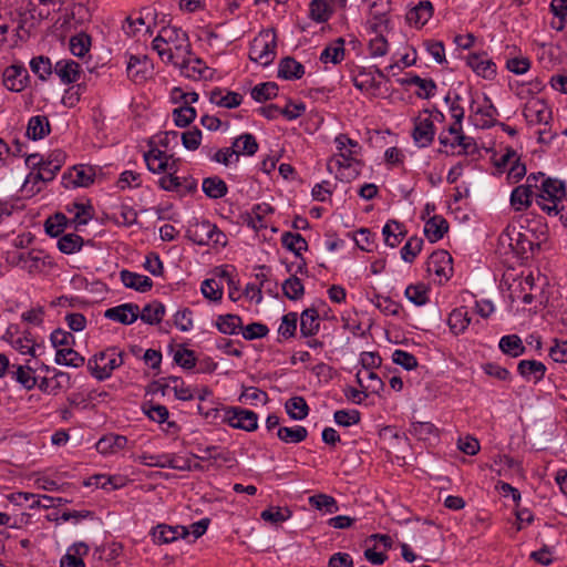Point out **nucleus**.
Wrapping results in <instances>:
<instances>
[{
	"label": "nucleus",
	"mask_w": 567,
	"mask_h": 567,
	"mask_svg": "<svg viewBox=\"0 0 567 567\" xmlns=\"http://www.w3.org/2000/svg\"><path fill=\"white\" fill-rule=\"evenodd\" d=\"M466 64L483 79L494 80L496 76L497 66L486 52L468 54Z\"/></svg>",
	"instance_id": "11"
},
{
	"label": "nucleus",
	"mask_w": 567,
	"mask_h": 567,
	"mask_svg": "<svg viewBox=\"0 0 567 567\" xmlns=\"http://www.w3.org/2000/svg\"><path fill=\"white\" fill-rule=\"evenodd\" d=\"M209 101L220 107L235 109L241 104L243 96L239 93L231 91H228L226 95H223V90L216 87L210 92Z\"/></svg>",
	"instance_id": "36"
},
{
	"label": "nucleus",
	"mask_w": 567,
	"mask_h": 567,
	"mask_svg": "<svg viewBox=\"0 0 567 567\" xmlns=\"http://www.w3.org/2000/svg\"><path fill=\"white\" fill-rule=\"evenodd\" d=\"M565 183L557 178H543L538 193L536 194V204L549 216H556L565 210L559 206L566 197Z\"/></svg>",
	"instance_id": "2"
},
{
	"label": "nucleus",
	"mask_w": 567,
	"mask_h": 567,
	"mask_svg": "<svg viewBox=\"0 0 567 567\" xmlns=\"http://www.w3.org/2000/svg\"><path fill=\"white\" fill-rule=\"evenodd\" d=\"M83 238L78 234H65L58 240V248L61 252L71 255L79 251L83 246Z\"/></svg>",
	"instance_id": "49"
},
{
	"label": "nucleus",
	"mask_w": 567,
	"mask_h": 567,
	"mask_svg": "<svg viewBox=\"0 0 567 567\" xmlns=\"http://www.w3.org/2000/svg\"><path fill=\"white\" fill-rule=\"evenodd\" d=\"M297 272L296 270L289 278H286V298L290 300H299L305 293V287L296 276Z\"/></svg>",
	"instance_id": "60"
},
{
	"label": "nucleus",
	"mask_w": 567,
	"mask_h": 567,
	"mask_svg": "<svg viewBox=\"0 0 567 567\" xmlns=\"http://www.w3.org/2000/svg\"><path fill=\"white\" fill-rule=\"evenodd\" d=\"M319 315L315 308L305 309L300 316V333L302 337H312L319 331Z\"/></svg>",
	"instance_id": "34"
},
{
	"label": "nucleus",
	"mask_w": 567,
	"mask_h": 567,
	"mask_svg": "<svg viewBox=\"0 0 567 567\" xmlns=\"http://www.w3.org/2000/svg\"><path fill=\"white\" fill-rule=\"evenodd\" d=\"M484 102L486 105L478 107L476 110V114H481L485 117V120L480 124L482 128H489L496 125L495 116L498 115L497 109L492 103L491 99L485 96Z\"/></svg>",
	"instance_id": "59"
},
{
	"label": "nucleus",
	"mask_w": 567,
	"mask_h": 567,
	"mask_svg": "<svg viewBox=\"0 0 567 567\" xmlns=\"http://www.w3.org/2000/svg\"><path fill=\"white\" fill-rule=\"evenodd\" d=\"M423 247V239L416 236L411 237L401 248V258L405 262H413Z\"/></svg>",
	"instance_id": "57"
},
{
	"label": "nucleus",
	"mask_w": 567,
	"mask_h": 567,
	"mask_svg": "<svg viewBox=\"0 0 567 567\" xmlns=\"http://www.w3.org/2000/svg\"><path fill=\"white\" fill-rule=\"evenodd\" d=\"M392 361L408 371L413 370L417 367V359L415 358V355L401 349H396L393 351Z\"/></svg>",
	"instance_id": "61"
},
{
	"label": "nucleus",
	"mask_w": 567,
	"mask_h": 567,
	"mask_svg": "<svg viewBox=\"0 0 567 567\" xmlns=\"http://www.w3.org/2000/svg\"><path fill=\"white\" fill-rule=\"evenodd\" d=\"M30 68L42 81H45L52 74V64L48 56L40 55L33 58L30 62Z\"/></svg>",
	"instance_id": "58"
},
{
	"label": "nucleus",
	"mask_w": 567,
	"mask_h": 567,
	"mask_svg": "<svg viewBox=\"0 0 567 567\" xmlns=\"http://www.w3.org/2000/svg\"><path fill=\"white\" fill-rule=\"evenodd\" d=\"M334 144L338 152L328 161L327 168L330 173L336 168V178L349 183L360 175L363 167V162L358 157L361 146L347 134L337 135Z\"/></svg>",
	"instance_id": "1"
},
{
	"label": "nucleus",
	"mask_w": 567,
	"mask_h": 567,
	"mask_svg": "<svg viewBox=\"0 0 567 567\" xmlns=\"http://www.w3.org/2000/svg\"><path fill=\"white\" fill-rule=\"evenodd\" d=\"M151 65L147 55H131L127 62V74L135 82L145 80Z\"/></svg>",
	"instance_id": "31"
},
{
	"label": "nucleus",
	"mask_w": 567,
	"mask_h": 567,
	"mask_svg": "<svg viewBox=\"0 0 567 567\" xmlns=\"http://www.w3.org/2000/svg\"><path fill=\"white\" fill-rule=\"evenodd\" d=\"M196 118V110L190 105H183L173 110V120L176 126L186 127Z\"/></svg>",
	"instance_id": "56"
},
{
	"label": "nucleus",
	"mask_w": 567,
	"mask_h": 567,
	"mask_svg": "<svg viewBox=\"0 0 567 567\" xmlns=\"http://www.w3.org/2000/svg\"><path fill=\"white\" fill-rule=\"evenodd\" d=\"M233 146L235 148L237 157L239 155L251 156L258 151L257 140L250 133H246V134H243L239 137H237L234 141Z\"/></svg>",
	"instance_id": "46"
},
{
	"label": "nucleus",
	"mask_w": 567,
	"mask_h": 567,
	"mask_svg": "<svg viewBox=\"0 0 567 567\" xmlns=\"http://www.w3.org/2000/svg\"><path fill=\"white\" fill-rule=\"evenodd\" d=\"M202 455H194V457L200 461H209L212 465L228 464L235 462L234 453L227 449L219 447L216 445L206 446L199 449Z\"/></svg>",
	"instance_id": "19"
},
{
	"label": "nucleus",
	"mask_w": 567,
	"mask_h": 567,
	"mask_svg": "<svg viewBox=\"0 0 567 567\" xmlns=\"http://www.w3.org/2000/svg\"><path fill=\"white\" fill-rule=\"evenodd\" d=\"M471 317L466 307H460L454 309L447 319V324L451 331L458 336L463 333L471 323Z\"/></svg>",
	"instance_id": "33"
},
{
	"label": "nucleus",
	"mask_w": 567,
	"mask_h": 567,
	"mask_svg": "<svg viewBox=\"0 0 567 567\" xmlns=\"http://www.w3.org/2000/svg\"><path fill=\"white\" fill-rule=\"evenodd\" d=\"M127 444L126 436L110 434L101 437L96 443V450L101 454L116 453L123 450Z\"/></svg>",
	"instance_id": "37"
},
{
	"label": "nucleus",
	"mask_w": 567,
	"mask_h": 567,
	"mask_svg": "<svg viewBox=\"0 0 567 567\" xmlns=\"http://www.w3.org/2000/svg\"><path fill=\"white\" fill-rule=\"evenodd\" d=\"M54 72L64 84H71L80 79L81 65L73 60H60L54 65Z\"/></svg>",
	"instance_id": "21"
},
{
	"label": "nucleus",
	"mask_w": 567,
	"mask_h": 567,
	"mask_svg": "<svg viewBox=\"0 0 567 567\" xmlns=\"http://www.w3.org/2000/svg\"><path fill=\"white\" fill-rule=\"evenodd\" d=\"M52 377H44L40 380L39 389L48 394L56 395L71 386V375L63 371L52 370Z\"/></svg>",
	"instance_id": "14"
},
{
	"label": "nucleus",
	"mask_w": 567,
	"mask_h": 567,
	"mask_svg": "<svg viewBox=\"0 0 567 567\" xmlns=\"http://www.w3.org/2000/svg\"><path fill=\"white\" fill-rule=\"evenodd\" d=\"M286 250H289L293 254L296 258V262H291V265H296L297 271L302 272L306 268V262L301 257V252L307 250L308 244L306 239L300 234H292L290 231H286Z\"/></svg>",
	"instance_id": "17"
},
{
	"label": "nucleus",
	"mask_w": 567,
	"mask_h": 567,
	"mask_svg": "<svg viewBox=\"0 0 567 567\" xmlns=\"http://www.w3.org/2000/svg\"><path fill=\"white\" fill-rule=\"evenodd\" d=\"M358 410H338L333 414L334 422L340 426H351L360 422Z\"/></svg>",
	"instance_id": "62"
},
{
	"label": "nucleus",
	"mask_w": 567,
	"mask_h": 567,
	"mask_svg": "<svg viewBox=\"0 0 567 567\" xmlns=\"http://www.w3.org/2000/svg\"><path fill=\"white\" fill-rule=\"evenodd\" d=\"M241 318L237 315H223L217 318L216 326L224 334H235L241 329Z\"/></svg>",
	"instance_id": "50"
},
{
	"label": "nucleus",
	"mask_w": 567,
	"mask_h": 567,
	"mask_svg": "<svg viewBox=\"0 0 567 567\" xmlns=\"http://www.w3.org/2000/svg\"><path fill=\"white\" fill-rule=\"evenodd\" d=\"M123 357V351H120L116 347H110L90 359L87 368L96 380L104 381L124 363Z\"/></svg>",
	"instance_id": "3"
},
{
	"label": "nucleus",
	"mask_w": 567,
	"mask_h": 567,
	"mask_svg": "<svg viewBox=\"0 0 567 567\" xmlns=\"http://www.w3.org/2000/svg\"><path fill=\"white\" fill-rule=\"evenodd\" d=\"M498 347L503 353L513 358H517L526 351L522 339L517 334H507L502 337Z\"/></svg>",
	"instance_id": "43"
},
{
	"label": "nucleus",
	"mask_w": 567,
	"mask_h": 567,
	"mask_svg": "<svg viewBox=\"0 0 567 567\" xmlns=\"http://www.w3.org/2000/svg\"><path fill=\"white\" fill-rule=\"evenodd\" d=\"M433 16V4L429 0L420 1L406 13V21L410 25L421 29Z\"/></svg>",
	"instance_id": "18"
},
{
	"label": "nucleus",
	"mask_w": 567,
	"mask_h": 567,
	"mask_svg": "<svg viewBox=\"0 0 567 567\" xmlns=\"http://www.w3.org/2000/svg\"><path fill=\"white\" fill-rule=\"evenodd\" d=\"M96 176L95 167L85 164L74 165L69 172L62 175V184L65 188L89 187Z\"/></svg>",
	"instance_id": "8"
},
{
	"label": "nucleus",
	"mask_w": 567,
	"mask_h": 567,
	"mask_svg": "<svg viewBox=\"0 0 567 567\" xmlns=\"http://www.w3.org/2000/svg\"><path fill=\"white\" fill-rule=\"evenodd\" d=\"M401 85H416L420 91L416 96L420 99H430L435 94L436 83L432 79H422L417 74H410L406 78L399 79Z\"/></svg>",
	"instance_id": "20"
},
{
	"label": "nucleus",
	"mask_w": 567,
	"mask_h": 567,
	"mask_svg": "<svg viewBox=\"0 0 567 567\" xmlns=\"http://www.w3.org/2000/svg\"><path fill=\"white\" fill-rule=\"evenodd\" d=\"M279 86L274 82H265L257 84L251 90V97L257 102H265L277 96Z\"/></svg>",
	"instance_id": "52"
},
{
	"label": "nucleus",
	"mask_w": 567,
	"mask_h": 567,
	"mask_svg": "<svg viewBox=\"0 0 567 567\" xmlns=\"http://www.w3.org/2000/svg\"><path fill=\"white\" fill-rule=\"evenodd\" d=\"M309 505L324 514H334L339 511L337 499L328 494L319 493L309 497Z\"/></svg>",
	"instance_id": "42"
},
{
	"label": "nucleus",
	"mask_w": 567,
	"mask_h": 567,
	"mask_svg": "<svg viewBox=\"0 0 567 567\" xmlns=\"http://www.w3.org/2000/svg\"><path fill=\"white\" fill-rule=\"evenodd\" d=\"M523 114L532 125L548 124L551 121V110L543 99H530L525 104Z\"/></svg>",
	"instance_id": "10"
},
{
	"label": "nucleus",
	"mask_w": 567,
	"mask_h": 567,
	"mask_svg": "<svg viewBox=\"0 0 567 567\" xmlns=\"http://www.w3.org/2000/svg\"><path fill=\"white\" fill-rule=\"evenodd\" d=\"M405 297L415 306H424L429 302V288L424 284L410 285Z\"/></svg>",
	"instance_id": "51"
},
{
	"label": "nucleus",
	"mask_w": 567,
	"mask_h": 567,
	"mask_svg": "<svg viewBox=\"0 0 567 567\" xmlns=\"http://www.w3.org/2000/svg\"><path fill=\"white\" fill-rule=\"evenodd\" d=\"M165 312L166 309L164 303L158 300H153L152 302L146 303L142 310L140 309L138 317L143 322L154 326L162 322Z\"/></svg>",
	"instance_id": "28"
},
{
	"label": "nucleus",
	"mask_w": 567,
	"mask_h": 567,
	"mask_svg": "<svg viewBox=\"0 0 567 567\" xmlns=\"http://www.w3.org/2000/svg\"><path fill=\"white\" fill-rule=\"evenodd\" d=\"M11 368L16 369L10 371L12 379L25 390H32L37 385V378L33 375V370L30 367L12 364Z\"/></svg>",
	"instance_id": "47"
},
{
	"label": "nucleus",
	"mask_w": 567,
	"mask_h": 567,
	"mask_svg": "<svg viewBox=\"0 0 567 567\" xmlns=\"http://www.w3.org/2000/svg\"><path fill=\"white\" fill-rule=\"evenodd\" d=\"M169 157H172V155L168 156L165 152L158 148H152L144 154V161L147 165V168L152 173L156 174L167 171Z\"/></svg>",
	"instance_id": "32"
},
{
	"label": "nucleus",
	"mask_w": 567,
	"mask_h": 567,
	"mask_svg": "<svg viewBox=\"0 0 567 567\" xmlns=\"http://www.w3.org/2000/svg\"><path fill=\"white\" fill-rule=\"evenodd\" d=\"M276 33L272 30L262 31L250 43L249 59L267 66L276 56Z\"/></svg>",
	"instance_id": "4"
},
{
	"label": "nucleus",
	"mask_w": 567,
	"mask_h": 567,
	"mask_svg": "<svg viewBox=\"0 0 567 567\" xmlns=\"http://www.w3.org/2000/svg\"><path fill=\"white\" fill-rule=\"evenodd\" d=\"M68 212H74L73 223L76 225H86L93 217V207L90 203L83 204L74 202L68 206Z\"/></svg>",
	"instance_id": "48"
},
{
	"label": "nucleus",
	"mask_w": 567,
	"mask_h": 567,
	"mask_svg": "<svg viewBox=\"0 0 567 567\" xmlns=\"http://www.w3.org/2000/svg\"><path fill=\"white\" fill-rule=\"evenodd\" d=\"M227 408H218L215 406L213 402L199 403L197 405L198 413L208 422V423H223V414Z\"/></svg>",
	"instance_id": "54"
},
{
	"label": "nucleus",
	"mask_w": 567,
	"mask_h": 567,
	"mask_svg": "<svg viewBox=\"0 0 567 567\" xmlns=\"http://www.w3.org/2000/svg\"><path fill=\"white\" fill-rule=\"evenodd\" d=\"M505 234L509 238V246L519 255H526L537 249L534 245V240L527 233L516 231L515 228H507Z\"/></svg>",
	"instance_id": "23"
},
{
	"label": "nucleus",
	"mask_w": 567,
	"mask_h": 567,
	"mask_svg": "<svg viewBox=\"0 0 567 567\" xmlns=\"http://www.w3.org/2000/svg\"><path fill=\"white\" fill-rule=\"evenodd\" d=\"M202 188L204 194L212 199L221 198L228 192L227 184L218 176L204 178Z\"/></svg>",
	"instance_id": "41"
},
{
	"label": "nucleus",
	"mask_w": 567,
	"mask_h": 567,
	"mask_svg": "<svg viewBox=\"0 0 567 567\" xmlns=\"http://www.w3.org/2000/svg\"><path fill=\"white\" fill-rule=\"evenodd\" d=\"M27 79V70L21 66L11 65L3 73V84L13 92L22 91L25 87Z\"/></svg>",
	"instance_id": "22"
},
{
	"label": "nucleus",
	"mask_w": 567,
	"mask_h": 567,
	"mask_svg": "<svg viewBox=\"0 0 567 567\" xmlns=\"http://www.w3.org/2000/svg\"><path fill=\"white\" fill-rule=\"evenodd\" d=\"M158 41L172 45L174 58L177 59L192 55V45L186 31L175 25L163 27L158 32Z\"/></svg>",
	"instance_id": "5"
},
{
	"label": "nucleus",
	"mask_w": 567,
	"mask_h": 567,
	"mask_svg": "<svg viewBox=\"0 0 567 567\" xmlns=\"http://www.w3.org/2000/svg\"><path fill=\"white\" fill-rule=\"evenodd\" d=\"M530 185H519L512 190L511 205L516 212L527 209L533 203Z\"/></svg>",
	"instance_id": "30"
},
{
	"label": "nucleus",
	"mask_w": 567,
	"mask_h": 567,
	"mask_svg": "<svg viewBox=\"0 0 567 567\" xmlns=\"http://www.w3.org/2000/svg\"><path fill=\"white\" fill-rule=\"evenodd\" d=\"M138 313V305L130 302L106 309L104 317L106 319L128 326L137 320Z\"/></svg>",
	"instance_id": "15"
},
{
	"label": "nucleus",
	"mask_w": 567,
	"mask_h": 567,
	"mask_svg": "<svg viewBox=\"0 0 567 567\" xmlns=\"http://www.w3.org/2000/svg\"><path fill=\"white\" fill-rule=\"evenodd\" d=\"M181 62H174L175 65H178L181 69V73L192 80H207L212 76V73L207 75L209 72V68L205 65V63L199 58H192L190 55L181 58Z\"/></svg>",
	"instance_id": "13"
},
{
	"label": "nucleus",
	"mask_w": 567,
	"mask_h": 567,
	"mask_svg": "<svg viewBox=\"0 0 567 567\" xmlns=\"http://www.w3.org/2000/svg\"><path fill=\"white\" fill-rule=\"evenodd\" d=\"M426 271L439 277L440 282L447 281L453 272L452 256L443 249L432 252L426 261Z\"/></svg>",
	"instance_id": "9"
},
{
	"label": "nucleus",
	"mask_w": 567,
	"mask_h": 567,
	"mask_svg": "<svg viewBox=\"0 0 567 567\" xmlns=\"http://www.w3.org/2000/svg\"><path fill=\"white\" fill-rule=\"evenodd\" d=\"M200 290L203 296L212 301H218L223 297V287L214 278L205 279Z\"/></svg>",
	"instance_id": "63"
},
{
	"label": "nucleus",
	"mask_w": 567,
	"mask_h": 567,
	"mask_svg": "<svg viewBox=\"0 0 567 567\" xmlns=\"http://www.w3.org/2000/svg\"><path fill=\"white\" fill-rule=\"evenodd\" d=\"M223 423L234 429H240L247 432L254 431L258 426V416L255 412L241 408H227L223 414Z\"/></svg>",
	"instance_id": "6"
},
{
	"label": "nucleus",
	"mask_w": 567,
	"mask_h": 567,
	"mask_svg": "<svg viewBox=\"0 0 567 567\" xmlns=\"http://www.w3.org/2000/svg\"><path fill=\"white\" fill-rule=\"evenodd\" d=\"M449 230V223L441 215L430 217L424 225V235L431 243H436L443 238Z\"/></svg>",
	"instance_id": "25"
},
{
	"label": "nucleus",
	"mask_w": 567,
	"mask_h": 567,
	"mask_svg": "<svg viewBox=\"0 0 567 567\" xmlns=\"http://www.w3.org/2000/svg\"><path fill=\"white\" fill-rule=\"evenodd\" d=\"M358 383L364 390L379 394L384 389V382L372 370L359 371L355 375Z\"/></svg>",
	"instance_id": "39"
},
{
	"label": "nucleus",
	"mask_w": 567,
	"mask_h": 567,
	"mask_svg": "<svg viewBox=\"0 0 567 567\" xmlns=\"http://www.w3.org/2000/svg\"><path fill=\"white\" fill-rule=\"evenodd\" d=\"M382 234L384 236L385 245L394 248L406 236V230L403 224L391 219L383 226Z\"/></svg>",
	"instance_id": "29"
},
{
	"label": "nucleus",
	"mask_w": 567,
	"mask_h": 567,
	"mask_svg": "<svg viewBox=\"0 0 567 567\" xmlns=\"http://www.w3.org/2000/svg\"><path fill=\"white\" fill-rule=\"evenodd\" d=\"M121 280L126 288L134 289L138 292L150 291L153 287V280L144 275L133 272L130 270H122Z\"/></svg>",
	"instance_id": "24"
},
{
	"label": "nucleus",
	"mask_w": 567,
	"mask_h": 567,
	"mask_svg": "<svg viewBox=\"0 0 567 567\" xmlns=\"http://www.w3.org/2000/svg\"><path fill=\"white\" fill-rule=\"evenodd\" d=\"M368 48L372 58L384 56L389 52V42L383 35L377 34L370 39Z\"/></svg>",
	"instance_id": "64"
},
{
	"label": "nucleus",
	"mask_w": 567,
	"mask_h": 567,
	"mask_svg": "<svg viewBox=\"0 0 567 567\" xmlns=\"http://www.w3.org/2000/svg\"><path fill=\"white\" fill-rule=\"evenodd\" d=\"M68 224V218L62 213H58L52 217H49L44 223L45 233L51 237L60 236Z\"/></svg>",
	"instance_id": "55"
},
{
	"label": "nucleus",
	"mask_w": 567,
	"mask_h": 567,
	"mask_svg": "<svg viewBox=\"0 0 567 567\" xmlns=\"http://www.w3.org/2000/svg\"><path fill=\"white\" fill-rule=\"evenodd\" d=\"M189 534V530L184 526H168V525H158L154 532L153 537L154 540L158 544H168L173 543L179 537H186Z\"/></svg>",
	"instance_id": "26"
},
{
	"label": "nucleus",
	"mask_w": 567,
	"mask_h": 567,
	"mask_svg": "<svg viewBox=\"0 0 567 567\" xmlns=\"http://www.w3.org/2000/svg\"><path fill=\"white\" fill-rule=\"evenodd\" d=\"M65 159V153L56 150L53 151L45 162H42L40 165V169L37 174L30 173L25 184L29 182L38 183V182H50L52 181L56 173L61 169Z\"/></svg>",
	"instance_id": "7"
},
{
	"label": "nucleus",
	"mask_w": 567,
	"mask_h": 567,
	"mask_svg": "<svg viewBox=\"0 0 567 567\" xmlns=\"http://www.w3.org/2000/svg\"><path fill=\"white\" fill-rule=\"evenodd\" d=\"M216 229V225L208 220L195 221L190 224L186 230V237L196 245H209L212 231Z\"/></svg>",
	"instance_id": "16"
},
{
	"label": "nucleus",
	"mask_w": 567,
	"mask_h": 567,
	"mask_svg": "<svg viewBox=\"0 0 567 567\" xmlns=\"http://www.w3.org/2000/svg\"><path fill=\"white\" fill-rule=\"evenodd\" d=\"M90 47L91 37L85 32L78 33L70 39V50L75 56H84L89 52Z\"/></svg>",
	"instance_id": "53"
},
{
	"label": "nucleus",
	"mask_w": 567,
	"mask_h": 567,
	"mask_svg": "<svg viewBox=\"0 0 567 567\" xmlns=\"http://www.w3.org/2000/svg\"><path fill=\"white\" fill-rule=\"evenodd\" d=\"M435 136V126L431 116L422 117L419 116L414 120V127L412 131V137L414 143L419 147L430 146Z\"/></svg>",
	"instance_id": "12"
},
{
	"label": "nucleus",
	"mask_w": 567,
	"mask_h": 567,
	"mask_svg": "<svg viewBox=\"0 0 567 567\" xmlns=\"http://www.w3.org/2000/svg\"><path fill=\"white\" fill-rule=\"evenodd\" d=\"M50 133V122L47 116L35 115L29 120L27 136L33 141L41 140Z\"/></svg>",
	"instance_id": "40"
},
{
	"label": "nucleus",
	"mask_w": 567,
	"mask_h": 567,
	"mask_svg": "<svg viewBox=\"0 0 567 567\" xmlns=\"http://www.w3.org/2000/svg\"><path fill=\"white\" fill-rule=\"evenodd\" d=\"M286 413L293 420H303L309 414V406L303 396H292L286 401Z\"/></svg>",
	"instance_id": "45"
},
{
	"label": "nucleus",
	"mask_w": 567,
	"mask_h": 567,
	"mask_svg": "<svg viewBox=\"0 0 567 567\" xmlns=\"http://www.w3.org/2000/svg\"><path fill=\"white\" fill-rule=\"evenodd\" d=\"M344 39L338 38L329 43L320 54V61L322 63L338 64L344 59Z\"/></svg>",
	"instance_id": "35"
},
{
	"label": "nucleus",
	"mask_w": 567,
	"mask_h": 567,
	"mask_svg": "<svg viewBox=\"0 0 567 567\" xmlns=\"http://www.w3.org/2000/svg\"><path fill=\"white\" fill-rule=\"evenodd\" d=\"M526 231L527 234L529 233L532 235L535 247L539 249L542 244L548 240L547 225L543 221L542 217H535L532 220L526 219Z\"/></svg>",
	"instance_id": "38"
},
{
	"label": "nucleus",
	"mask_w": 567,
	"mask_h": 567,
	"mask_svg": "<svg viewBox=\"0 0 567 567\" xmlns=\"http://www.w3.org/2000/svg\"><path fill=\"white\" fill-rule=\"evenodd\" d=\"M56 364L72 368H80L84 364L85 359L72 347L58 349L54 359Z\"/></svg>",
	"instance_id": "44"
},
{
	"label": "nucleus",
	"mask_w": 567,
	"mask_h": 567,
	"mask_svg": "<svg viewBox=\"0 0 567 567\" xmlns=\"http://www.w3.org/2000/svg\"><path fill=\"white\" fill-rule=\"evenodd\" d=\"M546 370V365L537 360H522L517 365V371L524 379H534L535 382L544 379Z\"/></svg>",
	"instance_id": "27"
}]
</instances>
